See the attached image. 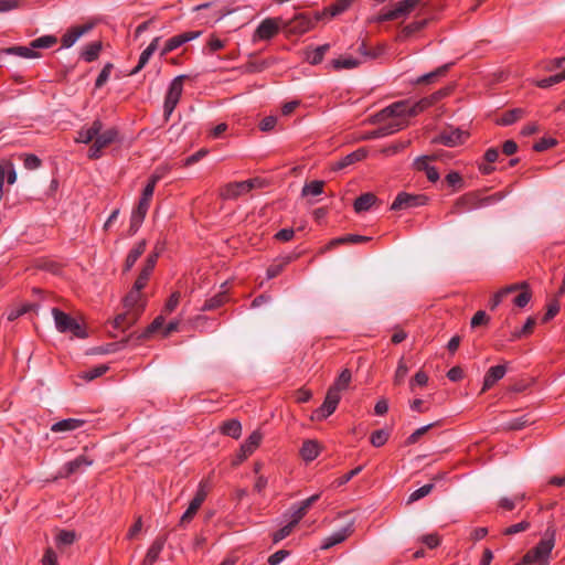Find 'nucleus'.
<instances>
[{
    "instance_id": "nucleus-1",
    "label": "nucleus",
    "mask_w": 565,
    "mask_h": 565,
    "mask_svg": "<svg viewBox=\"0 0 565 565\" xmlns=\"http://www.w3.org/2000/svg\"><path fill=\"white\" fill-rule=\"evenodd\" d=\"M433 104V98L424 97L416 103L409 99L395 102L377 113L371 126L363 131L360 139L388 137L408 126L409 119L417 116Z\"/></svg>"
},
{
    "instance_id": "nucleus-2",
    "label": "nucleus",
    "mask_w": 565,
    "mask_h": 565,
    "mask_svg": "<svg viewBox=\"0 0 565 565\" xmlns=\"http://www.w3.org/2000/svg\"><path fill=\"white\" fill-rule=\"evenodd\" d=\"M556 529L550 524L540 542L529 550L522 561L525 565H547L555 546Z\"/></svg>"
},
{
    "instance_id": "nucleus-3",
    "label": "nucleus",
    "mask_w": 565,
    "mask_h": 565,
    "mask_svg": "<svg viewBox=\"0 0 565 565\" xmlns=\"http://www.w3.org/2000/svg\"><path fill=\"white\" fill-rule=\"evenodd\" d=\"M52 316L54 318L55 328L58 332L71 333L73 337L78 339H85L87 337L82 324L68 313H65L58 308H53Z\"/></svg>"
},
{
    "instance_id": "nucleus-4",
    "label": "nucleus",
    "mask_w": 565,
    "mask_h": 565,
    "mask_svg": "<svg viewBox=\"0 0 565 565\" xmlns=\"http://www.w3.org/2000/svg\"><path fill=\"white\" fill-rule=\"evenodd\" d=\"M284 19L278 18H266L264 19L252 36L253 43L258 41H270L274 39L280 31H282Z\"/></svg>"
},
{
    "instance_id": "nucleus-5",
    "label": "nucleus",
    "mask_w": 565,
    "mask_h": 565,
    "mask_svg": "<svg viewBox=\"0 0 565 565\" xmlns=\"http://www.w3.org/2000/svg\"><path fill=\"white\" fill-rule=\"evenodd\" d=\"M119 138V131L109 127L103 130V125L100 121L96 120L93 125L85 130V135L82 136V139H76L75 141H115Z\"/></svg>"
},
{
    "instance_id": "nucleus-6",
    "label": "nucleus",
    "mask_w": 565,
    "mask_h": 565,
    "mask_svg": "<svg viewBox=\"0 0 565 565\" xmlns=\"http://www.w3.org/2000/svg\"><path fill=\"white\" fill-rule=\"evenodd\" d=\"M340 401L341 392L330 386L327 391L322 405L313 412L311 419L323 420L328 418L335 412Z\"/></svg>"
},
{
    "instance_id": "nucleus-7",
    "label": "nucleus",
    "mask_w": 565,
    "mask_h": 565,
    "mask_svg": "<svg viewBox=\"0 0 565 565\" xmlns=\"http://www.w3.org/2000/svg\"><path fill=\"white\" fill-rule=\"evenodd\" d=\"M340 401L341 392L330 386L327 391L322 405L313 412L311 419L323 420L328 418L335 412Z\"/></svg>"
},
{
    "instance_id": "nucleus-8",
    "label": "nucleus",
    "mask_w": 565,
    "mask_h": 565,
    "mask_svg": "<svg viewBox=\"0 0 565 565\" xmlns=\"http://www.w3.org/2000/svg\"><path fill=\"white\" fill-rule=\"evenodd\" d=\"M315 25L313 20L306 13H298L290 20H284L282 31L287 36L302 35Z\"/></svg>"
},
{
    "instance_id": "nucleus-9",
    "label": "nucleus",
    "mask_w": 565,
    "mask_h": 565,
    "mask_svg": "<svg viewBox=\"0 0 565 565\" xmlns=\"http://www.w3.org/2000/svg\"><path fill=\"white\" fill-rule=\"evenodd\" d=\"M185 75H180L175 77L168 89V93L166 95L164 99V116L168 118L173 109L175 108L177 104L180 100L181 94H182V87H183V81L185 79Z\"/></svg>"
},
{
    "instance_id": "nucleus-10",
    "label": "nucleus",
    "mask_w": 565,
    "mask_h": 565,
    "mask_svg": "<svg viewBox=\"0 0 565 565\" xmlns=\"http://www.w3.org/2000/svg\"><path fill=\"white\" fill-rule=\"evenodd\" d=\"M427 196L423 194H411L407 192H399L391 205V210L398 211L403 209L422 206L427 203Z\"/></svg>"
},
{
    "instance_id": "nucleus-11",
    "label": "nucleus",
    "mask_w": 565,
    "mask_h": 565,
    "mask_svg": "<svg viewBox=\"0 0 565 565\" xmlns=\"http://www.w3.org/2000/svg\"><path fill=\"white\" fill-rule=\"evenodd\" d=\"M94 28V23L87 22L83 25L71 26L62 36V47L73 46L83 35L87 34Z\"/></svg>"
},
{
    "instance_id": "nucleus-12",
    "label": "nucleus",
    "mask_w": 565,
    "mask_h": 565,
    "mask_svg": "<svg viewBox=\"0 0 565 565\" xmlns=\"http://www.w3.org/2000/svg\"><path fill=\"white\" fill-rule=\"evenodd\" d=\"M354 531V520L350 521L344 527L334 531L321 542V550H329L332 546L345 541Z\"/></svg>"
},
{
    "instance_id": "nucleus-13",
    "label": "nucleus",
    "mask_w": 565,
    "mask_h": 565,
    "mask_svg": "<svg viewBox=\"0 0 565 565\" xmlns=\"http://www.w3.org/2000/svg\"><path fill=\"white\" fill-rule=\"evenodd\" d=\"M93 465V459L85 455L76 457L74 460L66 462L58 472L61 478H68L70 476L84 471L87 467Z\"/></svg>"
},
{
    "instance_id": "nucleus-14",
    "label": "nucleus",
    "mask_w": 565,
    "mask_h": 565,
    "mask_svg": "<svg viewBox=\"0 0 565 565\" xmlns=\"http://www.w3.org/2000/svg\"><path fill=\"white\" fill-rule=\"evenodd\" d=\"M250 192V183L245 181L230 182L221 188L220 195L223 200H235Z\"/></svg>"
},
{
    "instance_id": "nucleus-15",
    "label": "nucleus",
    "mask_w": 565,
    "mask_h": 565,
    "mask_svg": "<svg viewBox=\"0 0 565 565\" xmlns=\"http://www.w3.org/2000/svg\"><path fill=\"white\" fill-rule=\"evenodd\" d=\"M145 307L146 299L143 294L131 288V290L124 298V308L131 310L140 316L143 312Z\"/></svg>"
},
{
    "instance_id": "nucleus-16",
    "label": "nucleus",
    "mask_w": 565,
    "mask_h": 565,
    "mask_svg": "<svg viewBox=\"0 0 565 565\" xmlns=\"http://www.w3.org/2000/svg\"><path fill=\"white\" fill-rule=\"evenodd\" d=\"M507 373L505 365L491 366L484 375L482 392L490 390L498 381L503 379Z\"/></svg>"
},
{
    "instance_id": "nucleus-17",
    "label": "nucleus",
    "mask_w": 565,
    "mask_h": 565,
    "mask_svg": "<svg viewBox=\"0 0 565 565\" xmlns=\"http://www.w3.org/2000/svg\"><path fill=\"white\" fill-rule=\"evenodd\" d=\"M371 153V151L365 148V147H361L359 149H356L355 151L347 154L345 157H343L340 161H338L334 166V169L335 170H340V169H343L350 164H353L355 162H359V161H362L363 159H365L369 154Z\"/></svg>"
},
{
    "instance_id": "nucleus-18",
    "label": "nucleus",
    "mask_w": 565,
    "mask_h": 565,
    "mask_svg": "<svg viewBox=\"0 0 565 565\" xmlns=\"http://www.w3.org/2000/svg\"><path fill=\"white\" fill-rule=\"evenodd\" d=\"M525 115L524 108H513L504 110L495 116V122L502 126H509L523 118Z\"/></svg>"
},
{
    "instance_id": "nucleus-19",
    "label": "nucleus",
    "mask_w": 565,
    "mask_h": 565,
    "mask_svg": "<svg viewBox=\"0 0 565 565\" xmlns=\"http://www.w3.org/2000/svg\"><path fill=\"white\" fill-rule=\"evenodd\" d=\"M85 424V420L79 418H66L54 423L51 426L53 433H65L73 431L81 428Z\"/></svg>"
},
{
    "instance_id": "nucleus-20",
    "label": "nucleus",
    "mask_w": 565,
    "mask_h": 565,
    "mask_svg": "<svg viewBox=\"0 0 565 565\" xmlns=\"http://www.w3.org/2000/svg\"><path fill=\"white\" fill-rule=\"evenodd\" d=\"M523 287H526V282L525 281L518 282V284H512L510 286H507V287L500 289L491 298V300L489 302L490 309L494 310L502 302L503 298L507 295H509L511 292H514V291H516V290H519L520 288H523Z\"/></svg>"
},
{
    "instance_id": "nucleus-21",
    "label": "nucleus",
    "mask_w": 565,
    "mask_h": 565,
    "mask_svg": "<svg viewBox=\"0 0 565 565\" xmlns=\"http://www.w3.org/2000/svg\"><path fill=\"white\" fill-rule=\"evenodd\" d=\"M166 544L164 537H157L148 548L142 565H153Z\"/></svg>"
},
{
    "instance_id": "nucleus-22",
    "label": "nucleus",
    "mask_w": 565,
    "mask_h": 565,
    "mask_svg": "<svg viewBox=\"0 0 565 565\" xmlns=\"http://www.w3.org/2000/svg\"><path fill=\"white\" fill-rule=\"evenodd\" d=\"M139 315L131 310L125 309V312L118 315L114 319V328L125 330L136 323V321L139 319Z\"/></svg>"
},
{
    "instance_id": "nucleus-23",
    "label": "nucleus",
    "mask_w": 565,
    "mask_h": 565,
    "mask_svg": "<svg viewBox=\"0 0 565 565\" xmlns=\"http://www.w3.org/2000/svg\"><path fill=\"white\" fill-rule=\"evenodd\" d=\"M1 53L17 55L24 58H38L40 53L32 50L31 44L29 46H11L1 50Z\"/></svg>"
},
{
    "instance_id": "nucleus-24",
    "label": "nucleus",
    "mask_w": 565,
    "mask_h": 565,
    "mask_svg": "<svg viewBox=\"0 0 565 565\" xmlns=\"http://www.w3.org/2000/svg\"><path fill=\"white\" fill-rule=\"evenodd\" d=\"M320 454L319 444L316 440L303 441L300 448V456L305 461L315 460Z\"/></svg>"
},
{
    "instance_id": "nucleus-25",
    "label": "nucleus",
    "mask_w": 565,
    "mask_h": 565,
    "mask_svg": "<svg viewBox=\"0 0 565 565\" xmlns=\"http://www.w3.org/2000/svg\"><path fill=\"white\" fill-rule=\"evenodd\" d=\"M220 431L225 436L238 439L242 435V425L237 419H230L221 425Z\"/></svg>"
},
{
    "instance_id": "nucleus-26",
    "label": "nucleus",
    "mask_w": 565,
    "mask_h": 565,
    "mask_svg": "<svg viewBox=\"0 0 565 565\" xmlns=\"http://www.w3.org/2000/svg\"><path fill=\"white\" fill-rule=\"evenodd\" d=\"M420 0H403L395 4L394 9H392L395 20L402 17H406L411 13L415 7L419 3Z\"/></svg>"
},
{
    "instance_id": "nucleus-27",
    "label": "nucleus",
    "mask_w": 565,
    "mask_h": 565,
    "mask_svg": "<svg viewBox=\"0 0 565 565\" xmlns=\"http://www.w3.org/2000/svg\"><path fill=\"white\" fill-rule=\"evenodd\" d=\"M145 249V241H140L130 249L125 262V270H130L134 267L138 258L143 254Z\"/></svg>"
},
{
    "instance_id": "nucleus-28",
    "label": "nucleus",
    "mask_w": 565,
    "mask_h": 565,
    "mask_svg": "<svg viewBox=\"0 0 565 565\" xmlns=\"http://www.w3.org/2000/svg\"><path fill=\"white\" fill-rule=\"evenodd\" d=\"M263 439V434L260 430H254L248 438L242 444L241 452L253 454L256 448L259 446Z\"/></svg>"
},
{
    "instance_id": "nucleus-29",
    "label": "nucleus",
    "mask_w": 565,
    "mask_h": 565,
    "mask_svg": "<svg viewBox=\"0 0 565 565\" xmlns=\"http://www.w3.org/2000/svg\"><path fill=\"white\" fill-rule=\"evenodd\" d=\"M376 196L373 193H364L361 194L356 200L354 201V211L356 213L369 211L372 205L375 203Z\"/></svg>"
},
{
    "instance_id": "nucleus-30",
    "label": "nucleus",
    "mask_w": 565,
    "mask_h": 565,
    "mask_svg": "<svg viewBox=\"0 0 565 565\" xmlns=\"http://www.w3.org/2000/svg\"><path fill=\"white\" fill-rule=\"evenodd\" d=\"M371 241V237L358 235V234H348L341 237H337L332 239L329 244V247L339 245V244H363Z\"/></svg>"
},
{
    "instance_id": "nucleus-31",
    "label": "nucleus",
    "mask_w": 565,
    "mask_h": 565,
    "mask_svg": "<svg viewBox=\"0 0 565 565\" xmlns=\"http://www.w3.org/2000/svg\"><path fill=\"white\" fill-rule=\"evenodd\" d=\"M469 137H470V135L467 130L449 127L441 132L440 141L450 142V141H457V140H461V139H467Z\"/></svg>"
},
{
    "instance_id": "nucleus-32",
    "label": "nucleus",
    "mask_w": 565,
    "mask_h": 565,
    "mask_svg": "<svg viewBox=\"0 0 565 565\" xmlns=\"http://www.w3.org/2000/svg\"><path fill=\"white\" fill-rule=\"evenodd\" d=\"M202 503L199 501V499H192L188 509L180 518V525L185 526L188 523H190L193 518L195 516L196 512L199 511Z\"/></svg>"
},
{
    "instance_id": "nucleus-33",
    "label": "nucleus",
    "mask_w": 565,
    "mask_h": 565,
    "mask_svg": "<svg viewBox=\"0 0 565 565\" xmlns=\"http://www.w3.org/2000/svg\"><path fill=\"white\" fill-rule=\"evenodd\" d=\"M352 381V373L349 369L342 370L339 376L335 379L331 387L340 391L341 393L349 388Z\"/></svg>"
},
{
    "instance_id": "nucleus-34",
    "label": "nucleus",
    "mask_w": 565,
    "mask_h": 565,
    "mask_svg": "<svg viewBox=\"0 0 565 565\" xmlns=\"http://www.w3.org/2000/svg\"><path fill=\"white\" fill-rule=\"evenodd\" d=\"M360 64L361 61L352 56H341L332 61V66L334 70H352L358 67Z\"/></svg>"
},
{
    "instance_id": "nucleus-35",
    "label": "nucleus",
    "mask_w": 565,
    "mask_h": 565,
    "mask_svg": "<svg viewBox=\"0 0 565 565\" xmlns=\"http://www.w3.org/2000/svg\"><path fill=\"white\" fill-rule=\"evenodd\" d=\"M57 43V38L55 35H43L41 38L34 39L31 41L32 50L36 51L40 49H49Z\"/></svg>"
},
{
    "instance_id": "nucleus-36",
    "label": "nucleus",
    "mask_w": 565,
    "mask_h": 565,
    "mask_svg": "<svg viewBox=\"0 0 565 565\" xmlns=\"http://www.w3.org/2000/svg\"><path fill=\"white\" fill-rule=\"evenodd\" d=\"M329 49H330L329 44H323V45L316 47L311 52H308V54H307L308 62L312 65H317V64L321 63L324 54L329 51Z\"/></svg>"
},
{
    "instance_id": "nucleus-37",
    "label": "nucleus",
    "mask_w": 565,
    "mask_h": 565,
    "mask_svg": "<svg viewBox=\"0 0 565 565\" xmlns=\"http://www.w3.org/2000/svg\"><path fill=\"white\" fill-rule=\"evenodd\" d=\"M225 301H226L225 294L220 292V294L213 296L212 298L205 300L201 310L202 311H211V310L217 309L221 306H223L225 303Z\"/></svg>"
},
{
    "instance_id": "nucleus-38",
    "label": "nucleus",
    "mask_w": 565,
    "mask_h": 565,
    "mask_svg": "<svg viewBox=\"0 0 565 565\" xmlns=\"http://www.w3.org/2000/svg\"><path fill=\"white\" fill-rule=\"evenodd\" d=\"M75 540L76 534L74 531L61 530L55 537V543L58 547H61L72 545L75 542Z\"/></svg>"
},
{
    "instance_id": "nucleus-39",
    "label": "nucleus",
    "mask_w": 565,
    "mask_h": 565,
    "mask_svg": "<svg viewBox=\"0 0 565 565\" xmlns=\"http://www.w3.org/2000/svg\"><path fill=\"white\" fill-rule=\"evenodd\" d=\"M323 181L315 180L309 183H306L302 188L301 194L302 196L308 195H320L323 192Z\"/></svg>"
},
{
    "instance_id": "nucleus-40",
    "label": "nucleus",
    "mask_w": 565,
    "mask_h": 565,
    "mask_svg": "<svg viewBox=\"0 0 565 565\" xmlns=\"http://www.w3.org/2000/svg\"><path fill=\"white\" fill-rule=\"evenodd\" d=\"M409 372V367L408 365L406 364L404 358H401L398 363H397V367H396V371H395V374H394V384L395 385H401L404 383L407 374Z\"/></svg>"
},
{
    "instance_id": "nucleus-41",
    "label": "nucleus",
    "mask_w": 565,
    "mask_h": 565,
    "mask_svg": "<svg viewBox=\"0 0 565 565\" xmlns=\"http://www.w3.org/2000/svg\"><path fill=\"white\" fill-rule=\"evenodd\" d=\"M102 50L100 42H93L88 44L82 52V57L87 62H93L98 57V54Z\"/></svg>"
},
{
    "instance_id": "nucleus-42",
    "label": "nucleus",
    "mask_w": 565,
    "mask_h": 565,
    "mask_svg": "<svg viewBox=\"0 0 565 565\" xmlns=\"http://www.w3.org/2000/svg\"><path fill=\"white\" fill-rule=\"evenodd\" d=\"M449 68V64H445L440 67H438L437 70L428 73V74H425L423 76H420L418 79H417V83L418 84H428V83H431L433 81H435L437 77L439 76H443L444 74H446V72L448 71Z\"/></svg>"
},
{
    "instance_id": "nucleus-43",
    "label": "nucleus",
    "mask_w": 565,
    "mask_h": 565,
    "mask_svg": "<svg viewBox=\"0 0 565 565\" xmlns=\"http://www.w3.org/2000/svg\"><path fill=\"white\" fill-rule=\"evenodd\" d=\"M164 326V317L162 315L158 316L141 333L140 338H149L152 333L162 329Z\"/></svg>"
},
{
    "instance_id": "nucleus-44",
    "label": "nucleus",
    "mask_w": 565,
    "mask_h": 565,
    "mask_svg": "<svg viewBox=\"0 0 565 565\" xmlns=\"http://www.w3.org/2000/svg\"><path fill=\"white\" fill-rule=\"evenodd\" d=\"M525 493H518L513 498H502L499 501V507L503 510L511 511L515 508V503L525 500Z\"/></svg>"
},
{
    "instance_id": "nucleus-45",
    "label": "nucleus",
    "mask_w": 565,
    "mask_h": 565,
    "mask_svg": "<svg viewBox=\"0 0 565 565\" xmlns=\"http://www.w3.org/2000/svg\"><path fill=\"white\" fill-rule=\"evenodd\" d=\"M350 4H351V0H339V1H337L335 3H333L332 6L327 8L329 17L333 18V17H337V15L341 14L342 12L348 10Z\"/></svg>"
},
{
    "instance_id": "nucleus-46",
    "label": "nucleus",
    "mask_w": 565,
    "mask_h": 565,
    "mask_svg": "<svg viewBox=\"0 0 565 565\" xmlns=\"http://www.w3.org/2000/svg\"><path fill=\"white\" fill-rule=\"evenodd\" d=\"M433 489H434L433 483H427V484L418 488L417 490L413 491L409 494L407 502L413 503V502L426 497L427 494H429L431 492Z\"/></svg>"
},
{
    "instance_id": "nucleus-47",
    "label": "nucleus",
    "mask_w": 565,
    "mask_h": 565,
    "mask_svg": "<svg viewBox=\"0 0 565 565\" xmlns=\"http://www.w3.org/2000/svg\"><path fill=\"white\" fill-rule=\"evenodd\" d=\"M534 326H535V319L533 317H529L526 319L524 326L520 330H515L512 333V339H520L524 335L532 333Z\"/></svg>"
},
{
    "instance_id": "nucleus-48",
    "label": "nucleus",
    "mask_w": 565,
    "mask_h": 565,
    "mask_svg": "<svg viewBox=\"0 0 565 565\" xmlns=\"http://www.w3.org/2000/svg\"><path fill=\"white\" fill-rule=\"evenodd\" d=\"M361 471H362V466H359V467L350 470L349 472L344 473L343 476L339 477L338 479H335L333 481L332 486L334 488L342 487L345 483H348L352 478L358 476Z\"/></svg>"
},
{
    "instance_id": "nucleus-49",
    "label": "nucleus",
    "mask_w": 565,
    "mask_h": 565,
    "mask_svg": "<svg viewBox=\"0 0 565 565\" xmlns=\"http://www.w3.org/2000/svg\"><path fill=\"white\" fill-rule=\"evenodd\" d=\"M565 79V68L563 72L555 74L553 76H550L547 78L539 81L536 84L541 88H547L552 85L558 84Z\"/></svg>"
},
{
    "instance_id": "nucleus-50",
    "label": "nucleus",
    "mask_w": 565,
    "mask_h": 565,
    "mask_svg": "<svg viewBox=\"0 0 565 565\" xmlns=\"http://www.w3.org/2000/svg\"><path fill=\"white\" fill-rule=\"evenodd\" d=\"M522 291L513 299V303L519 308H524L531 300L532 294L529 290V285L521 288Z\"/></svg>"
},
{
    "instance_id": "nucleus-51",
    "label": "nucleus",
    "mask_w": 565,
    "mask_h": 565,
    "mask_svg": "<svg viewBox=\"0 0 565 565\" xmlns=\"http://www.w3.org/2000/svg\"><path fill=\"white\" fill-rule=\"evenodd\" d=\"M180 298H181L180 291L172 292L163 307V310H162L163 313H166V315L172 313L179 306Z\"/></svg>"
},
{
    "instance_id": "nucleus-52",
    "label": "nucleus",
    "mask_w": 565,
    "mask_h": 565,
    "mask_svg": "<svg viewBox=\"0 0 565 565\" xmlns=\"http://www.w3.org/2000/svg\"><path fill=\"white\" fill-rule=\"evenodd\" d=\"M108 371V366L106 364H99L97 366H94L89 370H87L85 373H84V379L87 380V381H92V380H95L99 376H102L103 374H105L106 372Z\"/></svg>"
},
{
    "instance_id": "nucleus-53",
    "label": "nucleus",
    "mask_w": 565,
    "mask_h": 565,
    "mask_svg": "<svg viewBox=\"0 0 565 565\" xmlns=\"http://www.w3.org/2000/svg\"><path fill=\"white\" fill-rule=\"evenodd\" d=\"M388 439V433L384 429H379L372 433L370 441L374 447L383 446Z\"/></svg>"
},
{
    "instance_id": "nucleus-54",
    "label": "nucleus",
    "mask_w": 565,
    "mask_h": 565,
    "mask_svg": "<svg viewBox=\"0 0 565 565\" xmlns=\"http://www.w3.org/2000/svg\"><path fill=\"white\" fill-rule=\"evenodd\" d=\"M294 529L295 526L288 522L286 525H284L281 529H279L273 534V543L277 544L284 539L288 537L294 531Z\"/></svg>"
},
{
    "instance_id": "nucleus-55",
    "label": "nucleus",
    "mask_w": 565,
    "mask_h": 565,
    "mask_svg": "<svg viewBox=\"0 0 565 565\" xmlns=\"http://www.w3.org/2000/svg\"><path fill=\"white\" fill-rule=\"evenodd\" d=\"M530 526H531L530 522L521 521L519 523H515V524H512V525L508 526L503 531V534H505V535H513V534H516V533H521V532H524V531L529 530Z\"/></svg>"
},
{
    "instance_id": "nucleus-56",
    "label": "nucleus",
    "mask_w": 565,
    "mask_h": 565,
    "mask_svg": "<svg viewBox=\"0 0 565 565\" xmlns=\"http://www.w3.org/2000/svg\"><path fill=\"white\" fill-rule=\"evenodd\" d=\"M149 207L150 203L139 200L137 206L131 212V216L143 221L148 213Z\"/></svg>"
},
{
    "instance_id": "nucleus-57",
    "label": "nucleus",
    "mask_w": 565,
    "mask_h": 565,
    "mask_svg": "<svg viewBox=\"0 0 565 565\" xmlns=\"http://www.w3.org/2000/svg\"><path fill=\"white\" fill-rule=\"evenodd\" d=\"M23 166L28 170H35L41 167V159L35 154H23Z\"/></svg>"
},
{
    "instance_id": "nucleus-58",
    "label": "nucleus",
    "mask_w": 565,
    "mask_h": 565,
    "mask_svg": "<svg viewBox=\"0 0 565 565\" xmlns=\"http://www.w3.org/2000/svg\"><path fill=\"white\" fill-rule=\"evenodd\" d=\"M490 321V317L483 310L477 311L471 318L470 326L471 328H477L479 326L488 324Z\"/></svg>"
},
{
    "instance_id": "nucleus-59",
    "label": "nucleus",
    "mask_w": 565,
    "mask_h": 565,
    "mask_svg": "<svg viewBox=\"0 0 565 565\" xmlns=\"http://www.w3.org/2000/svg\"><path fill=\"white\" fill-rule=\"evenodd\" d=\"M433 426H434V424H428L426 426L417 428L413 434H411L408 436V438L406 439V444L407 445L416 444L418 441V439L423 435H425Z\"/></svg>"
},
{
    "instance_id": "nucleus-60",
    "label": "nucleus",
    "mask_w": 565,
    "mask_h": 565,
    "mask_svg": "<svg viewBox=\"0 0 565 565\" xmlns=\"http://www.w3.org/2000/svg\"><path fill=\"white\" fill-rule=\"evenodd\" d=\"M306 513L307 511L305 510L303 507H301L299 503L295 504L292 507L291 520L289 521V523L296 526L306 515Z\"/></svg>"
},
{
    "instance_id": "nucleus-61",
    "label": "nucleus",
    "mask_w": 565,
    "mask_h": 565,
    "mask_svg": "<svg viewBox=\"0 0 565 565\" xmlns=\"http://www.w3.org/2000/svg\"><path fill=\"white\" fill-rule=\"evenodd\" d=\"M182 44L183 43H182V39L180 38V34L169 39L164 44L161 55H166V54L172 52L173 50L178 49Z\"/></svg>"
},
{
    "instance_id": "nucleus-62",
    "label": "nucleus",
    "mask_w": 565,
    "mask_h": 565,
    "mask_svg": "<svg viewBox=\"0 0 565 565\" xmlns=\"http://www.w3.org/2000/svg\"><path fill=\"white\" fill-rule=\"evenodd\" d=\"M436 158V156H420L418 158H416L415 162H414V166L417 170L419 171H427V169H429L431 166L429 164V162L431 160H434Z\"/></svg>"
},
{
    "instance_id": "nucleus-63",
    "label": "nucleus",
    "mask_w": 565,
    "mask_h": 565,
    "mask_svg": "<svg viewBox=\"0 0 565 565\" xmlns=\"http://www.w3.org/2000/svg\"><path fill=\"white\" fill-rule=\"evenodd\" d=\"M152 54L153 53L150 50L146 49L140 54L139 62H138L137 66L130 72V75H135V74L139 73L145 67V65L149 62Z\"/></svg>"
},
{
    "instance_id": "nucleus-64",
    "label": "nucleus",
    "mask_w": 565,
    "mask_h": 565,
    "mask_svg": "<svg viewBox=\"0 0 565 565\" xmlns=\"http://www.w3.org/2000/svg\"><path fill=\"white\" fill-rule=\"evenodd\" d=\"M42 565H58L57 554L51 548H46L42 557Z\"/></svg>"
}]
</instances>
